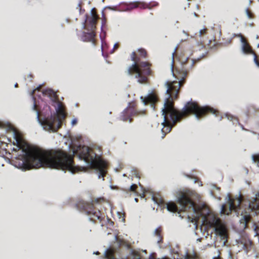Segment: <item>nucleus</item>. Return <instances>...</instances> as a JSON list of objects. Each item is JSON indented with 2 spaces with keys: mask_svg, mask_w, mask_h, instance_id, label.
<instances>
[{
  "mask_svg": "<svg viewBox=\"0 0 259 259\" xmlns=\"http://www.w3.org/2000/svg\"><path fill=\"white\" fill-rule=\"evenodd\" d=\"M174 54L175 53H172L171 69L174 76L178 80L167 81L165 82L166 93L168 97L165 99L162 110V115L164 117V121L162 123L163 127L161 130L163 133L162 138L170 132L172 127L177 122L190 114H194L198 119L208 114H213L216 117H219L220 115L218 110L209 106L200 107L197 103L194 102H188L181 111L175 108L174 100L178 99L180 88L185 83L189 71L200 59L195 60L189 57H181L179 59L180 65L175 68Z\"/></svg>",
  "mask_w": 259,
  "mask_h": 259,
  "instance_id": "nucleus-1",
  "label": "nucleus"
},
{
  "mask_svg": "<svg viewBox=\"0 0 259 259\" xmlns=\"http://www.w3.org/2000/svg\"><path fill=\"white\" fill-rule=\"evenodd\" d=\"M14 144L24 152L23 155L14 161V165L19 168L29 170L44 167L68 170L72 173L81 170L79 166L74 165L73 155L60 149H34L30 151L28 144L20 134H16Z\"/></svg>",
  "mask_w": 259,
  "mask_h": 259,
  "instance_id": "nucleus-2",
  "label": "nucleus"
},
{
  "mask_svg": "<svg viewBox=\"0 0 259 259\" xmlns=\"http://www.w3.org/2000/svg\"><path fill=\"white\" fill-rule=\"evenodd\" d=\"M196 193L193 191L186 190L179 193L178 196V202L182 207L179 210L177 204L174 202L166 203V208L169 211L180 212L184 211H193L199 217H203L208 221L211 227L215 229L217 235L224 239V244L227 243V226L221 219L214 214H209V209L204 204H197L194 201L196 197Z\"/></svg>",
  "mask_w": 259,
  "mask_h": 259,
  "instance_id": "nucleus-3",
  "label": "nucleus"
},
{
  "mask_svg": "<svg viewBox=\"0 0 259 259\" xmlns=\"http://www.w3.org/2000/svg\"><path fill=\"white\" fill-rule=\"evenodd\" d=\"M148 54L143 48L138 49L137 52H133L131 55V60L134 62L127 69L128 75H132L136 73L135 77L141 83L148 82V76L151 75L152 64L149 62L141 61L142 59H146Z\"/></svg>",
  "mask_w": 259,
  "mask_h": 259,
  "instance_id": "nucleus-4",
  "label": "nucleus"
},
{
  "mask_svg": "<svg viewBox=\"0 0 259 259\" xmlns=\"http://www.w3.org/2000/svg\"><path fill=\"white\" fill-rule=\"evenodd\" d=\"M73 153L77 155L79 159L89 164L92 168L98 169L99 177L106 176L107 163L100 157H97V155L93 149L88 146L80 145L73 149Z\"/></svg>",
  "mask_w": 259,
  "mask_h": 259,
  "instance_id": "nucleus-5",
  "label": "nucleus"
},
{
  "mask_svg": "<svg viewBox=\"0 0 259 259\" xmlns=\"http://www.w3.org/2000/svg\"><path fill=\"white\" fill-rule=\"evenodd\" d=\"M56 112V116L51 114L47 117L40 118L39 111H37V118L46 130L55 132L61 127L63 120L66 118L67 115L64 105L59 101Z\"/></svg>",
  "mask_w": 259,
  "mask_h": 259,
  "instance_id": "nucleus-6",
  "label": "nucleus"
},
{
  "mask_svg": "<svg viewBox=\"0 0 259 259\" xmlns=\"http://www.w3.org/2000/svg\"><path fill=\"white\" fill-rule=\"evenodd\" d=\"M105 202H106V199L104 197L94 199L91 203L83 200H79L76 203L75 207L79 211L84 212L88 215L91 221L95 223L97 221L101 222L103 220L102 212L100 210L96 208L94 205Z\"/></svg>",
  "mask_w": 259,
  "mask_h": 259,
  "instance_id": "nucleus-7",
  "label": "nucleus"
},
{
  "mask_svg": "<svg viewBox=\"0 0 259 259\" xmlns=\"http://www.w3.org/2000/svg\"><path fill=\"white\" fill-rule=\"evenodd\" d=\"M241 200V196L240 192L238 193L235 198H231L228 196V214L229 213L228 211H235L237 215H240L241 218L239 222L242 225V228H245L250 217L246 211H241L240 213L238 211V209L240 208Z\"/></svg>",
  "mask_w": 259,
  "mask_h": 259,
  "instance_id": "nucleus-8",
  "label": "nucleus"
},
{
  "mask_svg": "<svg viewBox=\"0 0 259 259\" xmlns=\"http://www.w3.org/2000/svg\"><path fill=\"white\" fill-rule=\"evenodd\" d=\"M147 114L146 110H138L137 104L135 102L128 104L127 107L120 113L119 118L123 121H133V117L138 116H143Z\"/></svg>",
  "mask_w": 259,
  "mask_h": 259,
  "instance_id": "nucleus-9",
  "label": "nucleus"
},
{
  "mask_svg": "<svg viewBox=\"0 0 259 259\" xmlns=\"http://www.w3.org/2000/svg\"><path fill=\"white\" fill-rule=\"evenodd\" d=\"M213 31H208L206 28L200 30L198 36L203 46L206 45L209 49H213L216 46V40L214 39Z\"/></svg>",
  "mask_w": 259,
  "mask_h": 259,
  "instance_id": "nucleus-10",
  "label": "nucleus"
},
{
  "mask_svg": "<svg viewBox=\"0 0 259 259\" xmlns=\"http://www.w3.org/2000/svg\"><path fill=\"white\" fill-rule=\"evenodd\" d=\"M99 16L97 14L96 8H94L91 10V15H85V20L84 23V29L88 31H92L96 29V25Z\"/></svg>",
  "mask_w": 259,
  "mask_h": 259,
  "instance_id": "nucleus-11",
  "label": "nucleus"
},
{
  "mask_svg": "<svg viewBox=\"0 0 259 259\" xmlns=\"http://www.w3.org/2000/svg\"><path fill=\"white\" fill-rule=\"evenodd\" d=\"M140 99L144 104V105H147L148 104H150L152 108H153V109H155V104L159 101L157 93L154 91L152 92L151 93H149L146 97L141 96Z\"/></svg>",
  "mask_w": 259,
  "mask_h": 259,
  "instance_id": "nucleus-12",
  "label": "nucleus"
},
{
  "mask_svg": "<svg viewBox=\"0 0 259 259\" xmlns=\"http://www.w3.org/2000/svg\"><path fill=\"white\" fill-rule=\"evenodd\" d=\"M240 40L241 44V50L243 54L252 55L253 57V62L256 66L259 67V63L257 61L256 56L251 50L249 46L243 37L240 35Z\"/></svg>",
  "mask_w": 259,
  "mask_h": 259,
  "instance_id": "nucleus-13",
  "label": "nucleus"
},
{
  "mask_svg": "<svg viewBox=\"0 0 259 259\" xmlns=\"http://www.w3.org/2000/svg\"><path fill=\"white\" fill-rule=\"evenodd\" d=\"M157 4L152 6L151 4H146L143 2H135L128 4L127 6V9L128 10H132L137 8H140L141 9H151L153 6H157Z\"/></svg>",
  "mask_w": 259,
  "mask_h": 259,
  "instance_id": "nucleus-14",
  "label": "nucleus"
},
{
  "mask_svg": "<svg viewBox=\"0 0 259 259\" xmlns=\"http://www.w3.org/2000/svg\"><path fill=\"white\" fill-rule=\"evenodd\" d=\"M90 31V32H83L81 39L83 41L92 42L94 46H96L97 42V40L95 38L96 33L95 30Z\"/></svg>",
  "mask_w": 259,
  "mask_h": 259,
  "instance_id": "nucleus-15",
  "label": "nucleus"
},
{
  "mask_svg": "<svg viewBox=\"0 0 259 259\" xmlns=\"http://www.w3.org/2000/svg\"><path fill=\"white\" fill-rule=\"evenodd\" d=\"M42 94L44 96L49 97L53 102H56L58 100V96L56 92L51 89H48L42 91Z\"/></svg>",
  "mask_w": 259,
  "mask_h": 259,
  "instance_id": "nucleus-16",
  "label": "nucleus"
},
{
  "mask_svg": "<svg viewBox=\"0 0 259 259\" xmlns=\"http://www.w3.org/2000/svg\"><path fill=\"white\" fill-rule=\"evenodd\" d=\"M104 257L106 259H116L115 250L113 249H108L104 253Z\"/></svg>",
  "mask_w": 259,
  "mask_h": 259,
  "instance_id": "nucleus-17",
  "label": "nucleus"
},
{
  "mask_svg": "<svg viewBox=\"0 0 259 259\" xmlns=\"http://www.w3.org/2000/svg\"><path fill=\"white\" fill-rule=\"evenodd\" d=\"M162 228L161 227H159L157 229H155L154 232V235L158 237L157 242L158 243H160L162 242L163 237L161 234L162 233Z\"/></svg>",
  "mask_w": 259,
  "mask_h": 259,
  "instance_id": "nucleus-18",
  "label": "nucleus"
},
{
  "mask_svg": "<svg viewBox=\"0 0 259 259\" xmlns=\"http://www.w3.org/2000/svg\"><path fill=\"white\" fill-rule=\"evenodd\" d=\"M107 19L105 17V15L104 12H102V26L101 30L103 33L104 34L105 32L104 31V28L106 26Z\"/></svg>",
  "mask_w": 259,
  "mask_h": 259,
  "instance_id": "nucleus-19",
  "label": "nucleus"
},
{
  "mask_svg": "<svg viewBox=\"0 0 259 259\" xmlns=\"http://www.w3.org/2000/svg\"><path fill=\"white\" fill-rule=\"evenodd\" d=\"M251 160L253 163H256L257 166L259 167V158L257 155H252L251 156Z\"/></svg>",
  "mask_w": 259,
  "mask_h": 259,
  "instance_id": "nucleus-20",
  "label": "nucleus"
},
{
  "mask_svg": "<svg viewBox=\"0 0 259 259\" xmlns=\"http://www.w3.org/2000/svg\"><path fill=\"white\" fill-rule=\"evenodd\" d=\"M138 188V186L136 184H133L130 188L129 191L136 193V190Z\"/></svg>",
  "mask_w": 259,
  "mask_h": 259,
  "instance_id": "nucleus-21",
  "label": "nucleus"
},
{
  "mask_svg": "<svg viewBox=\"0 0 259 259\" xmlns=\"http://www.w3.org/2000/svg\"><path fill=\"white\" fill-rule=\"evenodd\" d=\"M153 200L159 205L162 204L163 203V200L162 199H160L159 200H157L156 198L154 197H153Z\"/></svg>",
  "mask_w": 259,
  "mask_h": 259,
  "instance_id": "nucleus-22",
  "label": "nucleus"
},
{
  "mask_svg": "<svg viewBox=\"0 0 259 259\" xmlns=\"http://www.w3.org/2000/svg\"><path fill=\"white\" fill-rule=\"evenodd\" d=\"M245 14L247 17L250 18H251V16L250 13H249L248 10L247 9H246L245 10Z\"/></svg>",
  "mask_w": 259,
  "mask_h": 259,
  "instance_id": "nucleus-23",
  "label": "nucleus"
},
{
  "mask_svg": "<svg viewBox=\"0 0 259 259\" xmlns=\"http://www.w3.org/2000/svg\"><path fill=\"white\" fill-rule=\"evenodd\" d=\"M226 209H227L226 204H223L222 206V211L223 212V213H225Z\"/></svg>",
  "mask_w": 259,
  "mask_h": 259,
  "instance_id": "nucleus-24",
  "label": "nucleus"
},
{
  "mask_svg": "<svg viewBox=\"0 0 259 259\" xmlns=\"http://www.w3.org/2000/svg\"><path fill=\"white\" fill-rule=\"evenodd\" d=\"M135 175L136 177L139 178H141V174L140 172H139L138 171H136L135 172Z\"/></svg>",
  "mask_w": 259,
  "mask_h": 259,
  "instance_id": "nucleus-25",
  "label": "nucleus"
},
{
  "mask_svg": "<svg viewBox=\"0 0 259 259\" xmlns=\"http://www.w3.org/2000/svg\"><path fill=\"white\" fill-rule=\"evenodd\" d=\"M33 109L34 110H37V105L35 103V102L34 101L33 105Z\"/></svg>",
  "mask_w": 259,
  "mask_h": 259,
  "instance_id": "nucleus-26",
  "label": "nucleus"
},
{
  "mask_svg": "<svg viewBox=\"0 0 259 259\" xmlns=\"http://www.w3.org/2000/svg\"><path fill=\"white\" fill-rule=\"evenodd\" d=\"M77 119H73V120H72V124L73 125H74L76 124V123H77Z\"/></svg>",
  "mask_w": 259,
  "mask_h": 259,
  "instance_id": "nucleus-27",
  "label": "nucleus"
},
{
  "mask_svg": "<svg viewBox=\"0 0 259 259\" xmlns=\"http://www.w3.org/2000/svg\"><path fill=\"white\" fill-rule=\"evenodd\" d=\"M118 47H119V45L118 44H115L114 46L113 49L116 50L118 48Z\"/></svg>",
  "mask_w": 259,
  "mask_h": 259,
  "instance_id": "nucleus-28",
  "label": "nucleus"
},
{
  "mask_svg": "<svg viewBox=\"0 0 259 259\" xmlns=\"http://www.w3.org/2000/svg\"><path fill=\"white\" fill-rule=\"evenodd\" d=\"M96 169L98 171V172H99V170L98 169ZM98 177H99V175L98 176ZM101 177L103 178V180H104V177H102L101 176L100 177H99V178H101Z\"/></svg>",
  "mask_w": 259,
  "mask_h": 259,
  "instance_id": "nucleus-29",
  "label": "nucleus"
},
{
  "mask_svg": "<svg viewBox=\"0 0 259 259\" xmlns=\"http://www.w3.org/2000/svg\"><path fill=\"white\" fill-rule=\"evenodd\" d=\"M95 254H100V253H99V252L97 251V252L95 253Z\"/></svg>",
  "mask_w": 259,
  "mask_h": 259,
  "instance_id": "nucleus-30",
  "label": "nucleus"
},
{
  "mask_svg": "<svg viewBox=\"0 0 259 259\" xmlns=\"http://www.w3.org/2000/svg\"><path fill=\"white\" fill-rule=\"evenodd\" d=\"M135 201L137 202L138 201V198H135Z\"/></svg>",
  "mask_w": 259,
  "mask_h": 259,
  "instance_id": "nucleus-31",
  "label": "nucleus"
},
{
  "mask_svg": "<svg viewBox=\"0 0 259 259\" xmlns=\"http://www.w3.org/2000/svg\"><path fill=\"white\" fill-rule=\"evenodd\" d=\"M254 231H256V227H254Z\"/></svg>",
  "mask_w": 259,
  "mask_h": 259,
  "instance_id": "nucleus-32",
  "label": "nucleus"
},
{
  "mask_svg": "<svg viewBox=\"0 0 259 259\" xmlns=\"http://www.w3.org/2000/svg\"><path fill=\"white\" fill-rule=\"evenodd\" d=\"M18 87V84H17V83H16V84H15V87Z\"/></svg>",
  "mask_w": 259,
  "mask_h": 259,
  "instance_id": "nucleus-33",
  "label": "nucleus"
}]
</instances>
